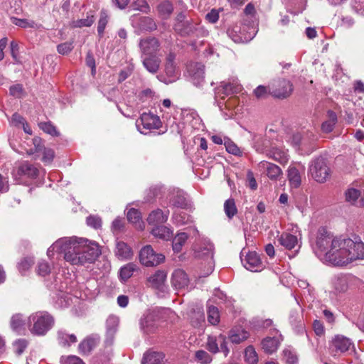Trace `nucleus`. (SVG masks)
Segmentation results:
<instances>
[{
    "mask_svg": "<svg viewBox=\"0 0 364 364\" xmlns=\"http://www.w3.org/2000/svg\"><path fill=\"white\" fill-rule=\"evenodd\" d=\"M249 336V333L245 330L235 328L231 330L229 338L232 343L238 344L247 340Z\"/></svg>",
    "mask_w": 364,
    "mask_h": 364,
    "instance_id": "obj_32",
    "label": "nucleus"
},
{
    "mask_svg": "<svg viewBox=\"0 0 364 364\" xmlns=\"http://www.w3.org/2000/svg\"><path fill=\"white\" fill-rule=\"evenodd\" d=\"M279 344V337L277 336L267 337L262 341V349L264 350V352L269 354L275 352L278 349Z\"/></svg>",
    "mask_w": 364,
    "mask_h": 364,
    "instance_id": "obj_24",
    "label": "nucleus"
},
{
    "mask_svg": "<svg viewBox=\"0 0 364 364\" xmlns=\"http://www.w3.org/2000/svg\"><path fill=\"white\" fill-rule=\"evenodd\" d=\"M170 203L173 206L181 208H185L187 206L186 198L184 196V194L181 191H178L176 193V194L174 195L170 199Z\"/></svg>",
    "mask_w": 364,
    "mask_h": 364,
    "instance_id": "obj_41",
    "label": "nucleus"
},
{
    "mask_svg": "<svg viewBox=\"0 0 364 364\" xmlns=\"http://www.w3.org/2000/svg\"><path fill=\"white\" fill-rule=\"evenodd\" d=\"M139 26L142 30L152 31L156 29L157 26L153 18L144 16L139 18Z\"/></svg>",
    "mask_w": 364,
    "mask_h": 364,
    "instance_id": "obj_40",
    "label": "nucleus"
},
{
    "mask_svg": "<svg viewBox=\"0 0 364 364\" xmlns=\"http://www.w3.org/2000/svg\"><path fill=\"white\" fill-rule=\"evenodd\" d=\"M311 176L318 183L326 182L331 176V169L323 157L314 160L309 170Z\"/></svg>",
    "mask_w": 364,
    "mask_h": 364,
    "instance_id": "obj_6",
    "label": "nucleus"
},
{
    "mask_svg": "<svg viewBox=\"0 0 364 364\" xmlns=\"http://www.w3.org/2000/svg\"><path fill=\"white\" fill-rule=\"evenodd\" d=\"M221 87L225 95L237 93L240 91V85L237 82H223Z\"/></svg>",
    "mask_w": 364,
    "mask_h": 364,
    "instance_id": "obj_44",
    "label": "nucleus"
},
{
    "mask_svg": "<svg viewBox=\"0 0 364 364\" xmlns=\"http://www.w3.org/2000/svg\"><path fill=\"white\" fill-rule=\"evenodd\" d=\"M245 361L249 364H257L258 362L257 354L252 346H248L245 351Z\"/></svg>",
    "mask_w": 364,
    "mask_h": 364,
    "instance_id": "obj_45",
    "label": "nucleus"
},
{
    "mask_svg": "<svg viewBox=\"0 0 364 364\" xmlns=\"http://www.w3.org/2000/svg\"><path fill=\"white\" fill-rule=\"evenodd\" d=\"M37 272L39 275L45 277L50 274V267L48 262L41 261L38 264Z\"/></svg>",
    "mask_w": 364,
    "mask_h": 364,
    "instance_id": "obj_60",
    "label": "nucleus"
},
{
    "mask_svg": "<svg viewBox=\"0 0 364 364\" xmlns=\"http://www.w3.org/2000/svg\"><path fill=\"white\" fill-rule=\"evenodd\" d=\"M175 55L169 53L166 59L165 63V73L167 78L164 80L166 84H169L175 82L179 77V71L176 68L174 63Z\"/></svg>",
    "mask_w": 364,
    "mask_h": 364,
    "instance_id": "obj_13",
    "label": "nucleus"
},
{
    "mask_svg": "<svg viewBox=\"0 0 364 364\" xmlns=\"http://www.w3.org/2000/svg\"><path fill=\"white\" fill-rule=\"evenodd\" d=\"M162 254L156 253L151 245L144 247L139 252V259L143 265L146 267L156 266L164 261Z\"/></svg>",
    "mask_w": 364,
    "mask_h": 364,
    "instance_id": "obj_9",
    "label": "nucleus"
},
{
    "mask_svg": "<svg viewBox=\"0 0 364 364\" xmlns=\"http://www.w3.org/2000/svg\"><path fill=\"white\" fill-rule=\"evenodd\" d=\"M151 234L157 238L168 240L172 238L171 230L164 225H156L151 230Z\"/></svg>",
    "mask_w": 364,
    "mask_h": 364,
    "instance_id": "obj_30",
    "label": "nucleus"
},
{
    "mask_svg": "<svg viewBox=\"0 0 364 364\" xmlns=\"http://www.w3.org/2000/svg\"><path fill=\"white\" fill-rule=\"evenodd\" d=\"M208 321L212 325H216L219 323L220 316L218 310L215 306H210L208 309Z\"/></svg>",
    "mask_w": 364,
    "mask_h": 364,
    "instance_id": "obj_49",
    "label": "nucleus"
},
{
    "mask_svg": "<svg viewBox=\"0 0 364 364\" xmlns=\"http://www.w3.org/2000/svg\"><path fill=\"white\" fill-rule=\"evenodd\" d=\"M94 15L89 14L86 18L77 20L73 22V26L75 28H81L83 26L89 27L94 23Z\"/></svg>",
    "mask_w": 364,
    "mask_h": 364,
    "instance_id": "obj_51",
    "label": "nucleus"
},
{
    "mask_svg": "<svg viewBox=\"0 0 364 364\" xmlns=\"http://www.w3.org/2000/svg\"><path fill=\"white\" fill-rule=\"evenodd\" d=\"M141 123L144 129H157L161 125L159 117L151 113H143L140 117Z\"/></svg>",
    "mask_w": 364,
    "mask_h": 364,
    "instance_id": "obj_17",
    "label": "nucleus"
},
{
    "mask_svg": "<svg viewBox=\"0 0 364 364\" xmlns=\"http://www.w3.org/2000/svg\"><path fill=\"white\" fill-rule=\"evenodd\" d=\"M33 144L34 145V149H31L26 151L28 155H32L35 153H40L43 151L45 147L40 138H34L33 139Z\"/></svg>",
    "mask_w": 364,
    "mask_h": 364,
    "instance_id": "obj_57",
    "label": "nucleus"
},
{
    "mask_svg": "<svg viewBox=\"0 0 364 364\" xmlns=\"http://www.w3.org/2000/svg\"><path fill=\"white\" fill-rule=\"evenodd\" d=\"M108 22V16L107 13L104 11H102L100 13V18L98 21L97 26V32L100 36H102L104 33L105 28Z\"/></svg>",
    "mask_w": 364,
    "mask_h": 364,
    "instance_id": "obj_54",
    "label": "nucleus"
},
{
    "mask_svg": "<svg viewBox=\"0 0 364 364\" xmlns=\"http://www.w3.org/2000/svg\"><path fill=\"white\" fill-rule=\"evenodd\" d=\"M40 128L47 134L52 136H58V132L56 128L50 122H41L39 124Z\"/></svg>",
    "mask_w": 364,
    "mask_h": 364,
    "instance_id": "obj_56",
    "label": "nucleus"
},
{
    "mask_svg": "<svg viewBox=\"0 0 364 364\" xmlns=\"http://www.w3.org/2000/svg\"><path fill=\"white\" fill-rule=\"evenodd\" d=\"M287 178L292 188H298L301 183V177L299 171L294 166H289L287 171Z\"/></svg>",
    "mask_w": 364,
    "mask_h": 364,
    "instance_id": "obj_28",
    "label": "nucleus"
},
{
    "mask_svg": "<svg viewBox=\"0 0 364 364\" xmlns=\"http://www.w3.org/2000/svg\"><path fill=\"white\" fill-rule=\"evenodd\" d=\"M364 259V243L346 237H336L326 262L334 266H344L356 259Z\"/></svg>",
    "mask_w": 364,
    "mask_h": 364,
    "instance_id": "obj_1",
    "label": "nucleus"
},
{
    "mask_svg": "<svg viewBox=\"0 0 364 364\" xmlns=\"http://www.w3.org/2000/svg\"><path fill=\"white\" fill-rule=\"evenodd\" d=\"M259 167L266 170L267 176L272 181L279 180L283 172L279 166L266 161H262L259 164Z\"/></svg>",
    "mask_w": 364,
    "mask_h": 364,
    "instance_id": "obj_16",
    "label": "nucleus"
},
{
    "mask_svg": "<svg viewBox=\"0 0 364 364\" xmlns=\"http://www.w3.org/2000/svg\"><path fill=\"white\" fill-rule=\"evenodd\" d=\"M159 14L164 18H168L173 11V6L169 1H164L157 6Z\"/></svg>",
    "mask_w": 364,
    "mask_h": 364,
    "instance_id": "obj_35",
    "label": "nucleus"
},
{
    "mask_svg": "<svg viewBox=\"0 0 364 364\" xmlns=\"http://www.w3.org/2000/svg\"><path fill=\"white\" fill-rule=\"evenodd\" d=\"M266 154L268 158L282 164H286L289 160L287 154L284 151L277 147H272L267 151Z\"/></svg>",
    "mask_w": 364,
    "mask_h": 364,
    "instance_id": "obj_25",
    "label": "nucleus"
},
{
    "mask_svg": "<svg viewBox=\"0 0 364 364\" xmlns=\"http://www.w3.org/2000/svg\"><path fill=\"white\" fill-rule=\"evenodd\" d=\"M87 224L95 229H98L102 225V220L98 216L90 215L87 218Z\"/></svg>",
    "mask_w": 364,
    "mask_h": 364,
    "instance_id": "obj_61",
    "label": "nucleus"
},
{
    "mask_svg": "<svg viewBox=\"0 0 364 364\" xmlns=\"http://www.w3.org/2000/svg\"><path fill=\"white\" fill-rule=\"evenodd\" d=\"M73 48V43L71 42H65L59 44L57 46L58 52L62 55H66L69 53Z\"/></svg>",
    "mask_w": 364,
    "mask_h": 364,
    "instance_id": "obj_62",
    "label": "nucleus"
},
{
    "mask_svg": "<svg viewBox=\"0 0 364 364\" xmlns=\"http://www.w3.org/2000/svg\"><path fill=\"white\" fill-rule=\"evenodd\" d=\"M350 340L343 336H336L332 341L331 350L334 355L337 353H345L352 346Z\"/></svg>",
    "mask_w": 364,
    "mask_h": 364,
    "instance_id": "obj_15",
    "label": "nucleus"
},
{
    "mask_svg": "<svg viewBox=\"0 0 364 364\" xmlns=\"http://www.w3.org/2000/svg\"><path fill=\"white\" fill-rule=\"evenodd\" d=\"M336 237L325 228L318 229L313 250L318 257H323L327 260V253L331 250L336 240Z\"/></svg>",
    "mask_w": 364,
    "mask_h": 364,
    "instance_id": "obj_5",
    "label": "nucleus"
},
{
    "mask_svg": "<svg viewBox=\"0 0 364 364\" xmlns=\"http://www.w3.org/2000/svg\"><path fill=\"white\" fill-rule=\"evenodd\" d=\"M224 210L229 218H232L237 213V210L233 199H228L225 202Z\"/></svg>",
    "mask_w": 364,
    "mask_h": 364,
    "instance_id": "obj_46",
    "label": "nucleus"
},
{
    "mask_svg": "<svg viewBox=\"0 0 364 364\" xmlns=\"http://www.w3.org/2000/svg\"><path fill=\"white\" fill-rule=\"evenodd\" d=\"M66 250L65 260L73 265L92 264L101 255L96 242L75 236L68 237Z\"/></svg>",
    "mask_w": 364,
    "mask_h": 364,
    "instance_id": "obj_2",
    "label": "nucleus"
},
{
    "mask_svg": "<svg viewBox=\"0 0 364 364\" xmlns=\"http://www.w3.org/2000/svg\"><path fill=\"white\" fill-rule=\"evenodd\" d=\"M55 323L54 318L47 311H36L31 314L27 320L30 332L36 336H44Z\"/></svg>",
    "mask_w": 364,
    "mask_h": 364,
    "instance_id": "obj_3",
    "label": "nucleus"
},
{
    "mask_svg": "<svg viewBox=\"0 0 364 364\" xmlns=\"http://www.w3.org/2000/svg\"><path fill=\"white\" fill-rule=\"evenodd\" d=\"M328 117V119L323 122L321 125L322 131L326 133L331 132L337 122V116L334 112L329 110Z\"/></svg>",
    "mask_w": 364,
    "mask_h": 364,
    "instance_id": "obj_38",
    "label": "nucleus"
},
{
    "mask_svg": "<svg viewBox=\"0 0 364 364\" xmlns=\"http://www.w3.org/2000/svg\"><path fill=\"white\" fill-rule=\"evenodd\" d=\"M207 349L213 353L220 350L226 356L229 353V349L227 347L225 336L222 334L217 337L209 336L207 341Z\"/></svg>",
    "mask_w": 364,
    "mask_h": 364,
    "instance_id": "obj_11",
    "label": "nucleus"
},
{
    "mask_svg": "<svg viewBox=\"0 0 364 364\" xmlns=\"http://www.w3.org/2000/svg\"><path fill=\"white\" fill-rule=\"evenodd\" d=\"M166 279V272L159 270L150 276L148 281L154 287L159 288L164 283Z\"/></svg>",
    "mask_w": 364,
    "mask_h": 364,
    "instance_id": "obj_37",
    "label": "nucleus"
},
{
    "mask_svg": "<svg viewBox=\"0 0 364 364\" xmlns=\"http://www.w3.org/2000/svg\"><path fill=\"white\" fill-rule=\"evenodd\" d=\"M136 269L137 266L134 263H128L123 266L119 271L120 279L124 282L127 281L133 275Z\"/></svg>",
    "mask_w": 364,
    "mask_h": 364,
    "instance_id": "obj_39",
    "label": "nucleus"
},
{
    "mask_svg": "<svg viewBox=\"0 0 364 364\" xmlns=\"http://www.w3.org/2000/svg\"><path fill=\"white\" fill-rule=\"evenodd\" d=\"M127 219L131 223L134 225L137 229H144V225L141 220V213L136 209L131 208L128 210Z\"/></svg>",
    "mask_w": 364,
    "mask_h": 364,
    "instance_id": "obj_31",
    "label": "nucleus"
},
{
    "mask_svg": "<svg viewBox=\"0 0 364 364\" xmlns=\"http://www.w3.org/2000/svg\"><path fill=\"white\" fill-rule=\"evenodd\" d=\"M198 257L204 258V260L208 264L206 274H210L213 272L214 267L213 250L210 247H205L201 252H198Z\"/></svg>",
    "mask_w": 364,
    "mask_h": 364,
    "instance_id": "obj_29",
    "label": "nucleus"
},
{
    "mask_svg": "<svg viewBox=\"0 0 364 364\" xmlns=\"http://www.w3.org/2000/svg\"><path fill=\"white\" fill-rule=\"evenodd\" d=\"M58 341L62 346H70L71 343L77 341L75 334H69L65 331L60 330L58 331Z\"/></svg>",
    "mask_w": 364,
    "mask_h": 364,
    "instance_id": "obj_33",
    "label": "nucleus"
},
{
    "mask_svg": "<svg viewBox=\"0 0 364 364\" xmlns=\"http://www.w3.org/2000/svg\"><path fill=\"white\" fill-rule=\"evenodd\" d=\"M279 243L287 250H292L299 246L298 238L296 236L289 233L283 232L278 239Z\"/></svg>",
    "mask_w": 364,
    "mask_h": 364,
    "instance_id": "obj_22",
    "label": "nucleus"
},
{
    "mask_svg": "<svg viewBox=\"0 0 364 364\" xmlns=\"http://www.w3.org/2000/svg\"><path fill=\"white\" fill-rule=\"evenodd\" d=\"M169 310H154L148 312L140 320L141 329L146 333H155L159 328L165 326L166 316Z\"/></svg>",
    "mask_w": 364,
    "mask_h": 364,
    "instance_id": "obj_4",
    "label": "nucleus"
},
{
    "mask_svg": "<svg viewBox=\"0 0 364 364\" xmlns=\"http://www.w3.org/2000/svg\"><path fill=\"white\" fill-rule=\"evenodd\" d=\"M11 21L13 24L23 28H33L36 26L35 21L26 18H18L16 17H11Z\"/></svg>",
    "mask_w": 364,
    "mask_h": 364,
    "instance_id": "obj_43",
    "label": "nucleus"
},
{
    "mask_svg": "<svg viewBox=\"0 0 364 364\" xmlns=\"http://www.w3.org/2000/svg\"><path fill=\"white\" fill-rule=\"evenodd\" d=\"M346 200L351 204H354L360 196V191L354 188H348L346 193Z\"/></svg>",
    "mask_w": 364,
    "mask_h": 364,
    "instance_id": "obj_48",
    "label": "nucleus"
},
{
    "mask_svg": "<svg viewBox=\"0 0 364 364\" xmlns=\"http://www.w3.org/2000/svg\"><path fill=\"white\" fill-rule=\"evenodd\" d=\"M28 346V342L26 339H18L14 343V348L15 353L20 355L23 353L24 350Z\"/></svg>",
    "mask_w": 364,
    "mask_h": 364,
    "instance_id": "obj_55",
    "label": "nucleus"
},
{
    "mask_svg": "<svg viewBox=\"0 0 364 364\" xmlns=\"http://www.w3.org/2000/svg\"><path fill=\"white\" fill-rule=\"evenodd\" d=\"M115 255L121 260L130 259L133 256V251L127 243L119 241L116 244Z\"/></svg>",
    "mask_w": 364,
    "mask_h": 364,
    "instance_id": "obj_20",
    "label": "nucleus"
},
{
    "mask_svg": "<svg viewBox=\"0 0 364 364\" xmlns=\"http://www.w3.org/2000/svg\"><path fill=\"white\" fill-rule=\"evenodd\" d=\"M271 95L277 98L284 99L290 96L293 91V85L290 81L285 79L274 80L269 85Z\"/></svg>",
    "mask_w": 364,
    "mask_h": 364,
    "instance_id": "obj_8",
    "label": "nucleus"
},
{
    "mask_svg": "<svg viewBox=\"0 0 364 364\" xmlns=\"http://www.w3.org/2000/svg\"><path fill=\"white\" fill-rule=\"evenodd\" d=\"M165 355L163 353L151 351L144 354L142 364H165Z\"/></svg>",
    "mask_w": 364,
    "mask_h": 364,
    "instance_id": "obj_23",
    "label": "nucleus"
},
{
    "mask_svg": "<svg viewBox=\"0 0 364 364\" xmlns=\"http://www.w3.org/2000/svg\"><path fill=\"white\" fill-rule=\"evenodd\" d=\"M38 168L28 162H23L16 167L13 172L15 177L26 176L30 178H35L38 176Z\"/></svg>",
    "mask_w": 364,
    "mask_h": 364,
    "instance_id": "obj_14",
    "label": "nucleus"
},
{
    "mask_svg": "<svg viewBox=\"0 0 364 364\" xmlns=\"http://www.w3.org/2000/svg\"><path fill=\"white\" fill-rule=\"evenodd\" d=\"M284 358L289 364H295L297 362V356L296 353L289 349H284L283 350Z\"/></svg>",
    "mask_w": 364,
    "mask_h": 364,
    "instance_id": "obj_58",
    "label": "nucleus"
},
{
    "mask_svg": "<svg viewBox=\"0 0 364 364\" xmlns=\"http://www.w3.org/2000/svg\"><path fill=\"white\" fill-rule=\"evenodd\" d=\"M242 261L244 267L251 272H259L264 267L259 255L255 252H249Z\"/></svg>",
    "mask_w": 364,
    "mask_h": 364,
    "instance_id": "obj_12",
    "label": "nucleus"
},
{
    "mask_svg": "<svg viewBox=\"0 0 364 364\" xmlns=\"http://www.w3.org/2000/svg\"><path fill=\"white\" fill-rule=\"evenodd\" d=\"M253 92L257 99H264L271 95V92L269 91V85L268 87L259 85L254 90Z\"/></svg>",
    "mask_w": 364,
    "mask_h": 364,
    "instance_id": "obj_52",
    "label": "nucleus"
},
{
    "mask_svg": "<svg viewBox=\"0 0 364 364\" xmlns=\"http://www.w3.org/2000/svg\"><path fill=\"white\" fill-rule=\"evenodd\" d=\"M225 146L227 151L230 154L235 156H240L241 154V151L239 147L230 140L225 141Z\"/></svg>",
    "mask_w": 364,
    "mask_h": 364,
    "instance_id": "obj_59",
    "label": "nucleus"
},
{
    "mask_svg": "<svg viewBox=\"0 0 364 364\" xmlns=\"http://www.w3.org/2000/svg\"><path fill=\"white\" fill-rule=\"evenodd\" d=\"M10 95L15 97H21L23 95V89L21 85L16 84L10 87Z\"/></svg>",
    "mask_w": 364,
    "mask_h": 364,
    "instance_id": "obj_63",
    "label": "nucleus"
},
{
    "mask_svg": "<svg viewBox=\"0 0 364 364\" xmlns=\"http://www.w3.org/2000/svg\"><path fill=\"white\" fill-rule=\"evenodd\" d=\"M196 23L188 18L184 12H180L175 18L174 31L182 36L193 34L196 31Z\"/></svg>",
    "mask_w": 364,
    "mask_h": 364,
    "instance_id": "obj_7",
    "label": "nucleus"
},
{
    "mask_svg": "<svg viewBox=\"0 0 364 364\" xmlns=\"http://www.w3.org/2000/svg\"><path fill=\"white\" fill-rule=\"evenodd\" d=\"M273 322L271 319H262V318H255L252 321V325L254 328L257 329H264L268 327H270L272 325Z\"/></svg>",
    "mask_w": 364,
    "mask_h": 364,
    "instance_id": "obj_53",
    "label": "nucleus"
},
{
    "mask_svg": "<svg viewBox=\"0 0 364 364\" xmlns=\"http://www.w3.org/2000/svg\"><path fill=\"white\" fill-rule=\"evenodd\" d=\"M134 9L144 14L150 12V6L146 0H134L132 3Z\"/></svg>",
    "mask_w": 364,
    "mask_h": 364,
    "instance_id": "obj_50",
    "label": "nucleus"
},
{
    "mask_svg": "<svg viewBox=\"0 0 364 364\" xmlns=\"http://www.w3.org/2000/svg\"><path fill=\"white\" fill-rule=\"evenodd\" d=\"M188 239V235L186 232L178 233L173 240V250L176 252L181 250L182 246Z\"/></svg>",
    "mask_w": 364,
    "mask_h": 364,
    "instance_id": "obj_42",
    "label": "nucleus"
},
{
    "mask_svg": "<svg viewBox=\"0 0 364 364\" xmlns=\"http://www.w3.org/2000/svg\"><path fill=\"white\" fill-rule=\"evenodd\" d=\"M168 212L164 213L161 210L157 209L153 210L149 215L147 221L149 224L157 225L166 222L168 219Z\"/></svg>",
    "mask_w": 364,
    "mask_h": 364,
    "instance_id": "obj_26",
    "label": "nucleus"
},
{
    "mask_svg": "<svg viewBox=\"0 0 364 364\" xmlns=\"http://www.w3.org/2000/svg\"><path fill=\"white\" fill-rule=\"evenodd\" d=\"M141 56L155 55L160 50L159 41L152 36L141 38L139 43Z\"/></svg>",
    "mask_w": 364,
    "mask_h": 364,
    "instance_id": "obj_10",
    "label": "nucleus"
},
{
    "mask_svg": "<svg viewBox=\"0 0 364 364\" xmlns=\"http://www.w3.org/2000/svg\"><path fill=\"white\" fill-rule=\"evenodd\" d=\"M196 360L200 364H209L212 361L211 355L203 350H200L195 353Z\"/></svg>",
    "mask_w": 364,
    "mask_h": 364,
    "instance_id": "obj_47",
    "label": "nucleus"
},
{
    "mask_svg": "<svg viewBox=\"0 0 364 364\" xmlns=\"http://www.w3.org/2000/svg\"><path fill=\"white\" fill-rule=\"evenodd\" d=\"M171 283L175 289H182L188 287L189 279L183 270L176 269L172 274Z\"/></svg>",
    "mask_w": 364,
    "mask_h": 364,
    "instance_id": "obj_18",
    "label": "nucleus"
},
{
    "mask_svg": "<svg viewBox=\"0 0 364 364\" xmlns=\"http://www.w3.org/2000/svg\"><path fill=\"white\" fill-rule=\"evenodd\" d=\"M144 67L151 73H156L159 70L161 59L156 55L141 56Z\"/></svg>",
    "mask_w": 364,
    "mask_h": 364,
    "instance_id": "obj_19",
    "label": "nucleus"
},
{
    "mask_svg": "<svg viewBox=\"0 0 364 364\" xmlns=\"http://www.w3.org/2000/svg\"><path fill=\"white\" fill-rule=\"evenodd\" d=\"M10 325L13 331L21 333L25 330L26 323L23 316L20 314H16L11 317Z\"/></svg>",
    "mask_w": 364,
    "mask_h": 364,
    "instance_id": "obj_36",
    "label": "nucleus"
},
{
    "mask_svg": "<svg viewBox=\"0 0 364 364\" xmlns=\"http://www.w3.org/2000/svg\"><path fill=\"white\" fill-rule=\"evenodd\" d=\"M97 343L98 341L97 338L91 336L86 337L80 343L78 346L79 353L82 355H89L91 351L97 346Z\"/></svg>",
    "mask_w": 364,
    "mask_h": 364,
    "instance_id": "obj_21",
    "label": "nucleus"
},
{
    "mask_svg": "<svg viewBox=\"0 0 364 364\" xmlns=\"http://www.w3.org/2000/svg\"><path fill=\"white\" fill-rule=\"evenodd\" d=\"M68 247V237H63L55 242L47 251V255L49 257L53 255L54 252H59L64 254V257L67 252Z\"/></svg>",
    "mask_w": 364,
    "mask_h": 364,
    "instance_id": "obj_27",
    "label": "nucleus"
},
{
    "mask_svg": "<svg viewBox=\"0 0 364 364\" xmlns=\"http://www.w3.org/2000/svg\"><path fill=\"white\" fill-rule=\"evenodd\" d=\"M349 278L346 276H340L335 278L333 287L337 293H343L348 289Z\"/></svg>",
    "mask_w": 364,
    "mask_h": 364,
    "instance_id": "obj_34",
    "label": "nucleus"
},
{
    "mask_svg": "<svg viewBox=\"0 0 364 364\" xmlns=\"http://www.w3.org/2000/svg\"><path fill=\"white\" fill-rule=\"evenodd\" d=\"M63 364H85L83 361L75 355H70L64 358H62Z\"/></svg>",
    "mask_w": 364,
    "mask_h": 364,
    "instance_id": "obj_64",
    "label": "nucleus"
}]
</instances>
